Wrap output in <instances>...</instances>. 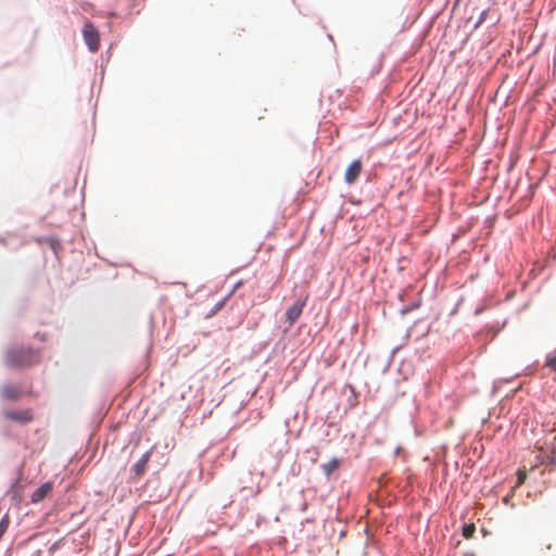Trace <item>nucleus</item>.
<instances>
[{"label": "nucleus", "mask_w": 556, "mask_h": 556, "mask_svg": "<svg viewBox=\"0 0 556 556\" xmlns=\"http://www.w3.org/2000/svg\"><path fill=\"white\" fill-rule=\"evenodd\" d=\"M525 479H526V473H525V472L519 471V472H518V484H522V483H523V481H525Z\"/></svg>", "instance_id": "obj_18"}, {"label": "nucleus", "mask_w": 556, "mask_h": 556, "mask_svg": "<svg viewBox=\"0 0 556 556\" xmlns=\"http://www.w3.org/2000/svg\"><path fill=\"white\" fill-rule=\"evenodd\" d=\"M0 243L5 244V243H7V240H5V239H3V238H2V239H0Z\"/></svg>", "instance_id": "obj_22"}, {"label": "nucleus", "mask_w": 556, "mask_h": 556, "mask_svg": "<svg viewBox=\"0 0 556 556\" xmlns=\"http://www.w3.org/2000/svg\"><path fill=\"white\" fill-rule=\"evenodd\" d=\"M476 527L473 523L465 525L463 528V536L465 539H471L475 534Z\"/></svg>", "instance_id": "obj_12"}, {"label": "nucleus", "mask_w": 556, "mask_h": 556, "mask_svg": "<svg viewBox=\"0 0 556 556\" xmlns=\"http://www.w3.org/2000/svg\"><path fill=\"white\" fill-rule=\"evenodd\" d=\"M239 409H243V400L239 403Z\"/></svg>", "instance_id": "obj_21"}, {"label": "nucleus", "mask_w": 556, "mask_h": 556, "mask_svg": "<svg viewBox=\"0 0 556 556\" xmlns=\"http://www.w3.org/2000/svg\"><path fill=\"white\" fill-rule=\"evenodd\" d=\"M546 366L556 371V355H549L547 357Z\"/></svg>", "instance_id": "obj_14"}, {"label": "nucleus", "mask_w": 556, "mask_h": 556, "mask_svg": "<svg viewBox=\"0 0 556 556\" xmlns=\"http://www.w3.org/2000/svg\"><path fill=\"white\" fill-rule=\"evenodd\" d=\"M238 452V446L231 452V457H233Z\"/></svg>", "instance_id": "obj_20"}, {"label": "nucleus", "mask_w": 556, "mask_h": 556, "mask_svg": "<svg viewBox=\"0 0 556 556\" xmlns=\"http://www.w3.org/2000/svg\"><path fill=\"white\" fill-rule=\"evenodd\" d=\"M362 168H363V165H362V162L361 160H354L349 166L348 168L345 169V173H344V181L348 184V185H352L354 184L361 172H362Z\"/></svg>", "instance_id": "obj_7"}, {"label": "nucleus", "mask_w": 556, "mask_h": 556, "mask_svg": "<svg viewBox=\"0 0 556 556\" xmlns=\"http://www.w3.org/2000/svg\"><path fill=\"white\" fill-rule=\"evenodd\" d=\"M241 286H243V279H239L232 287V290L227 294L225 295L220 301H218L214 308L212 309V313L215 314L218 309L222 308V306L224 305V303L227 301V299L230 296V294L235 291V290H238Z\"/></svg>", "instance_id": "obj_10"}, {"label": "nucleus", "mask_w": 556, "mask_h": 556, "mask_svg": "<svg viewBox=\"0 0 556 556\" xmlns=\"http://www.w3.org/2000/svg\"><path fill=\"white\" fill-rule=\"evenodd\" d=\"M551 437H552V441H551L549 450H551V453L556 456V434L552 432Z\"/></svg>", "instance_id": "obj_15"}, {"label": "nucleus", "mask_w": 556, "mask_h": 556, "mask_svg": "<svg viewBox=\"0 0 556 556\" xmlns=\"http://www.w3.org/2000/svg\"><path fill=\"white\" fill-rule=\"evenodd\" d=\"M1 397L4 401L16 402L21 397V390L17 386L10 383L3 384L1 388Z\"/></svg>", "instance_id": "obj_8"}, {"label": "nucleus", "mask_w": 556, "mask_h": 556, "mask_svg": "<svg viewBox=\"0 0 556 556\" xmlns=\"http://www.w3.org/2000/svg\"><path fill=\"white\" fill-rule=\"evenodd\" d=\"M305 306V300H298L292 306L286 311V319L291 327L302 315Z\"/></svg>", "instance_id": "obj_6"}, {"label": "nucleus", "mask_w": 556, "mask_h": 556, "mask_svg": "<svg viewBox=\"0 0 556 556\" xmlns=\"http://www.w3.org/2000/svg\"><path fill=\"white\" fill-rule=\"evenodd\" d=\"M112 56V45H110L109 49H106V51L104 52V54H102V60L105 62V63H109L110 59Z\"/></svg>", "instance_id": "obj_16"}, {"label": "nucleus", "mask_w": 556, "mask_h": 556, "mask_svg": "<svg viewBox=\"0 0 556 556\" xmlns=\"http://www.w3.org/2000/svg\"><path fill=\"white\" fill-rule=\"evenodd\" d=\"M341 466V460L339 458H331L329 462L324 464L321 466L323 472L327 478H330V476L337 471Z\"/></svg>", "instance_id": "obj_9"}, {"label": "nucleus", "mask_w": 556, "mask_h": 556, "mask_svg": "<svg viewBox=\"0 0 556 556\" xmlns=\"http://www.w3.org/2000/svg\"><path fill=\"white\" fill-rule=\"evenodd\" d=\"M2 415L5 419L14 421L21 426H25L33 421L34 416L30 409H11L3 410Z\"/></svg>", "instance_id": "obj_3"}, {"label": "nucleus", "mask_w": 556, "mask_h": 556, "mask_svg": "<svg viewBox=\"0 0 556 556\" xmlns=\"http://www.w3.org/2000/svg\"><path fill=\"white\" fill-rule=\"evenodd\" d=\"M9 525H10V518H9V515L8 514H4L1 519H0V540L2 539V536L4 535V533L7 532L8 528H9Z\"/></svg>", "instance_id": "obj_11"}, {"label": "nucleus", "mask_w": 556, "mask_h": 556, "mask_svg": "<svg viewBox=\"0 0 556 556\" xmlns=\"http://www.w3.org/2000/svg\"><path fill=\"white\" fill-rule=\"evenodd\" d=\"M106 17H117V13L115 11H109L105 13Z\"/></svg>", "instance_id": "obj_19"}, {"label": "nucleus", "mask_w": 556, "mask_h": 556, "mask_svg": "<svg viewBox=\"0 0 556 556\" xmlns=\"http://www.w3.org/2000/svg\"><path fill=\"white\" fill-rule=\"evenodd\" d=\"M41 361V349L33 346H8L4 352V364L9 368H28Z\"/></svg>", "instance_id": "obj_1"}, {"label": "nucleus", "mask_w": 556, "mask_h": 556, "mask_svg": "<svg viewBox=\"0 0 556 556\" xmlns=\"http://www.w3.org/2000/svg\"><path fill=\"white\" fill-rule=\"evenodd\" d=\"M80 8L84 12H87V13H90L92 15L96 14V11H94V5L91 3V2H88V1H84L81 4H80Z\"/></svg>", "instance_id": "obj_13"}, {"label": "nucleus", "mask_w": 556, "mask_h": 556, "mask_svg": "<svg viewBox=\"0 0 556 556\" xmlns=\"http://www.w3.org/2000/svg\"><path fill=\"white\" fill-rule=\"evenodd\" d=\"M154 446L146 451L141 457L131 466L130 473L134 478H141L147 472L148 464L152 457Z\"/></svg>", "instance_id": "obj_4"}, {"label": "nucleus", "mask_w": 556, "mask_h": 556, "mask_svg": "<svg viewBox=\"0 0 556 556\" xmlns=\"http://www.w3.org/2000/svg\"><path fill=\"white\" fill-rule=\"evenodd\" d=\"M53 490V482L46 481L41 483L39 486H37L31 495H30V502L36 504L40 503L46 496H48Z\"/></svg>", "instance_id": "obj_5"}, {"label": "nucleus", "mask_w": 556, "mask_h": 556, "mask_svg": "<svg viewBox=\"0 0 556 556\" xmlns=\"http://www.w3.org/2000/svg\"><path fill=\"white\" fill-rule=\"evenodd\" d=\"M104 75V68L101 70V77L103 78Z\"/></svg>", "instance_id": "obj_23"}, {"label": "nucleus", "mask_w": 556, "mask_h": 556, "mask_svg": "<svg viewBox=\"0 0 556 556\" xmlns=\"http://www.w3.org/2000/svg\"><path fill=\"white\" fill-rule=\"evenodd\" d=\"M35 337L38 338L41 342H46L48 339L47 333L36 332Z\"/></svg>", "instance_id": "obj_17"}, {"label": "nucleus", "mask_w": 556, "mask_h": 556, "mask_svg": "<svg viewBox=\"0 0 556 556\" xmlns=\"http://www.w3.org/2000/svg\"><path fill=\"white\" fill-rule=\"evenodd\" d=\"M81 36L88 50L92 53L97 52L100 47V31L89 20H86L83 25Z\"/></svg>", "instance_id": "obj_2"}]
</instances>
